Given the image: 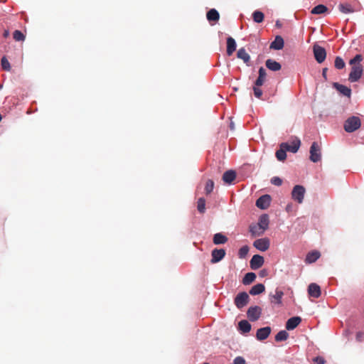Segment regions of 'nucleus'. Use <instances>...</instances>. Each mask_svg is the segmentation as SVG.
Returning a JSON list of instances; mask_svg holds the SVG:
<instances>
[{"instance_id":"1","label":"nucleus","mask_w":364,"mask_h":364,"mask_svg":"<svg viewBox=\"0 0 364 364\" xmlns=\"http://www.w3.org/2000/svg\"><path fill=\"white\" fill-rule=\"evenodd\" d=\"M362 60L363 56L360 54H358L349 61L352 68L348 80L352 82H357L363 75V65L360 64Z\"/></svg>"},{"instance_id":"2","label":"nucleus","mask_w":364,"mask_h":364,"mask_svg":"<svg viewBox=\"0 0 364 364\" xmlns=\"http://www.w3.org/2000/svg\"><path fill=\"white\" fill-rule=\"evenodd\" d=\"M360 126V119L358 117L352 116L345 121L343 128L346 132L351 133L358 129Z\"/></svg>"},{"instance_id":"3","label":"nucleus","mask_w":364,"mask_h":364,"mask_svg":"<svg viewBox=\"0 0 364 364\" xmlns=\"http://www.w3.org/2000/svg\"><path fill=\"white\" fill-rule=\"evenodd\" d=\"M306 193L305 188L301 185H296L291 191V198L299 203H301L304 200Z\"/></svg>"},{"instance_id":"4","label":"nucleus","mask_w":364,"mask_h":364,"mask_svg":"<svg viewBox=\"0 0 364 364\" xmlns=\"http://www.w3.org/2000/svg\"><path fill=\"white\" fill-rule=\"evenodd\" d=\"M309 159L314 163L318 162L321 159V148L316 141L313 142L310 147Z\"/></svg>"},{"instance_id":"5","label":"nucleus","mask_w":364,"mask_h":364,"mask_svg":"<svg viewBox=\"0 0 364 364\" xmlns=\"http://www.w3.org/2000/svg\"><path fill=\"white\" fill-rule=\"evenodd\" d=\"M313 52L314 58L318 63H321L325 60L326 58V51L324 48L317 44H314L313 46Z\"/></svg>"},{"instance_id":"6","label":"nucleus","mask_w":364,"mask_h":364,"mask_svg":"<svg viewBox=\"0 0 364 364\" xmlns=\"http://www.w3.org/2000/svg\"><path fill=\"white\" fill-rule=\"evenodd\" d=\"M261 314L262 309L258 306H250L247 311V318L251 321H257L261 316Z\"/></svg>"},{"instance_id":"7","label":"nucleus","mask_w":364,"mask_h":364,"mask_svg":"<svg viewBox=\"0 0 364 364\" xmlns=\"http://www.w3.org/2000/svg\"><path fill=\"white\" fill-rule=\"evenodd\" d=\"M249 296L248 294L243 291L239 293L236 297L235 298V304L238 309H242L245 306H246L249 301Z\"/></svg>"},{"instance_id":"8","label":"nucleus","mask_w":364,"mask_h":364,"mask_svg":"<svg viewBox=\"0 0 364 364\" xmlns=\"http://www.w3.org/2000/svg\"><path fill=\"white\" fill-rule=\"evenodd\" d=\"M301 145V141L299 139L296 138L291 143H282L281 146L284 148L287 151L296 153L298 151Z\"/></svg>"},{"instance_id":"9","label":"nucleus","mask_w":364,"mask_h":364,"mask_svg":"<svg viewBox=\"0 0 364 364\" xmlns=\"http://www.w3.org/2000/svg\"><path fill=\"white\" fill-rule=\"evenodd\" d=\"M269 240L267 237L257 239L253 242V246L259 251L264 252L269 247Z\"/></svg>"},{"instance_id":"10","label":"nucleus","mask_w":364,"mask_h":364,"mask_svg":"<svg viewBox=\"0 0 364 364\" xmlns=\"http://www.w3.org/2000/svg\"><path fill=\"white\" fill-rule=\"evenodd\" d=\"M271 200L269 195H263L257 200L256 205L262 210H265L270 205Z\"/></svg>"},{"instance_id":"11","label":"nucleus","mask_w":364,"mask_h":364,"mask_svg":"<svg viewBox=\"0 0 364 364\" xmlns=\"http://www.w3.org/2000/svg\"><path fill=\"white\" fill-rule=\"evenodd\" d=\"M264 262V260L262 256L255 255L250 262V268L254 270L257 269L263 265Z\"/></svg>"},{"instance_id":"12","label":"nucleus","mask_w":364,"mask_h":364,"mask_svg":"<svg viewBox=\"0 0 364 364\" xmlns=\"http://www.w3.org/2000/svg\"><path fill=\"white\" fill-rule=\"evenodd\" d=\"M225 254L226 252L224 249H214L211 252V263L219 262L225 257Z\"/></svg>"},{"instance_id":"13","label":"nucleus","mask_w":364,"mask_h":364,"mask_svg":"<svg viewBox=\"0 0 364 364\" xmlns=\"http://www.w3.org/2000/svg\"><path fill=\"white\" fill-rule=\"evenodd\" d=\"M308 294L309 296L317 299L321 294V287L316 283H311L308 287Z\"/></svg>"},{"instance_id":"14","label":"nucleus","mask_w":364,"mask_h":364,"mask_svg":"<svg viewBox=\"0 0 364 364\" xmlns=\"http://www.w3.org/2000/svg\"><path fill=\"white\" fill-rule=\"evenodd\" d=\"M271 328L266 326L264 328H259L256 333V338L259 341H263L267 338L271 333Z\"/></svg>"},{"instance_id":"15","label":"nucleus","mask_w":364,"mask_h":364,"mask_svg":"<svg viewBox=\"0 0 364 364\" xmlns=\"http://www.w3.org/2000/svg\"><path fill=\"white\" fill-rule=\"evenodd\" d=\"M301 321V318L299 316L291 317L286 323V328L288 331H291L296 328Z\"/></svg>"},{"instance_id":"16","label":"nucleus","mask_w":364,"mask_h":364,"mask_svg":"<svg viewBox=\"0 0 364 364\" xmlns=\"http://www.w3.org/2000/svg\"><path fill=\"white\" fill-rule=\"evenodd\" d=\"M236 178V173L235 171L229 170L225 171L223 175V181L224 183L231 184Z\"/></svg>"},{"instance_id":"17","label":"nucleus","mask_w":364,"mask_h":364,"mask_svg":"<svg viewBox=\"0 0 364 364\" xmlns=\"http://www.w3.org/2000/svg\"><path fill=\"white\" fill-rule=\"evenodd\" d=\"M333 87L344 96L350 97L351 95V90L345 85L334 82Z\"/></svg>"},{"instance_id":"18","label":"nucleus","mask_w":364,"mask_h":364,"mask_svg":"<svg viewBox=\"0 0 364 364\" xmlns=\"http://www.w3.org/2000/svg\"><path fill=\"white\" fill-rule=\"evenodd\" d=\"M284 39L280 36H277L273 42L270 44V48L274 50H281L284 48Z\"/></svg>"},{"instance_id":"19","label":"nucleus","mask_w":364,"mask_h":364,"mask_svg":"<svg viewBox=\"0 0 364 364\" xmlns=\"http://www.w3.org/2000/svg\"><path fill=\"white\" fill-rule=\"evenodd\" d=\"M265 65L272 71H279L282 68L281 64L272 59H267L265 62Z\"/></svg>"},{"instance_id":"20","label":"nucleus","mask_w":364,"mask_h":364,"mask_svg":"<svg viewBox=\"0 0 364 364\" xmlns=\"http://www.w3.org/2000/svg\"><path fill=\"white\" fill-rule=\"evenodd\" d=\"M236 50V43L233 38L228 37L227 38V54L228 56L232 55Z\"/></svg>"},{"instance_id":"21","label":"nucleus","mask_w":364,"mask_h":364,"mask_svg":"<svg viewBox=\"0 0 364 364\" xmlns=\"http://www.w3.org/2000/svg\"><path fill=\"white\" fill-rule=\"evenodd\" d=\"M321 256V254L318 251L314 250L309 252L306 255L305 262L307 264H311L315 262Z\"/></svg>"},{"instance_id":"22","label":"nucleus","mask_w":364,"mask_h":364,"mask_svg":"<svg viewBox=\"0 0 364 364\" xmlns=\"http://www.w3.org/2000/svg\"><path fill=\"white\" fill-rule=\"evenodd\" d=\"M267 73L263 67L259 69V76L256 80L255 85L257 86H262L266 80Z\"/></svg>"},{"instance_id":"23","label":"nucleus","mask_w":364,"mask_h":364,"mask_svg":"<svg viewBox=\"0 0 364 364\" xmlns=\"http://www.w3.org/2000/svg\"><path fill=\"white\" fill-rule=\"evenodd\" d=\"M269 222V216L267 214H263L259 217L257 225L264 232L268 228Z\"/></svg>"},{"instance_id":"24","label":"nucleus","mask_w":364,"mask_h":364,"mask_svg":"<svg viewBox=\"0 0 364 364\" xmlns=\"http://www.w3.org/2000/svg\"><path fill=\"white\" fill-rule=\"evenodd\" d=\"M228 240V238L220 232L215 234L213 239V242L215 245L225 244Z\"/></svg>"},{"instance_id":"25","label":"nucleus","mask_w":364,"mask_h":364,"mask_svg":"<svg viewBox=\"0 0 364 364\" xmlns=\"http://www.w3.org/2000/svg\"><path fill=\"white\" fill-rule=\"evenodd\" d=\"M283 295L284 292L282 291L276 289L275 294L270 295L271 302L277 304H281Z\"/></svg>"},{"instance_id":"26","label":"nucleus","mask_w":364,"mask_h":364,"mask_svg":"<svg viewBox=\"0 0 364 364\" xmlns=\"http://www.w3.org/2000/svg\"><path fill=\"white\" fill-rule=\"evenodd\" d=\"M238 58L242 59L245 63L247 64L250 60V55L246 52L244 48H240L237 53Z\"/></svg>"},{"instance_id":"27","label":"nucleus","mask_w":364,"mask_h":364,"mask_svg":"<svg viewBox=\"0 0 364 364\" xmlns=\"http://www.w3.org/2000/svg\"><path fill=\"white\" fill-rule=\"evenodd\" d=\"M250 232L252 237L262 235L264 230L257 224H252L250 225Z\"/></svg>"},{"instance_id":"28","label":"nucleus","mask_w":364,"mask_h":364,"mask_svg":"<svg viewBox=\"0 0 364 364\" xmlns=\"http://www.w3.org/2000/svg\"><path fill=\"white\" fill-rule=\"evenodd\" d=\"M238 328L244 333H249L251 330V325L247 321L242 320L238 323Z\"/></svg>"},{"instance_id":"29","label":"nucleus","mask_w":364,"mask_h":364,"mask_svg":"<svg viewBox=\"0 0 364 364\" xmlns=\"http://www.w3.org/2000/svg\"><path fill=\"white\" fill-rule=\"evenodd\" d=\"M264 290L265 287L264 284H257L251 288V289L250 290V294L251 295L255 296L262 293L263 291H264Z\"/></svg>"},{"instance_id":"30","label":"nucleus","mask_w":364,"mask_h":364,"mask_svg":"<svg viewBox=\"0 0 364 364\" xmlns=\"http://www.w3.org/2000/svg\"><path fill=\"white\" fill-rule=\"evenodd\" d=\"M206 16L209 21H217L220 18V14L215 9H212L208 11Z\"/></svg>"},{"instance_id":"31","label":"nucleus","mask_w":364,"mask_h":364,"mask_svg":"<svg viewBox=\"0 0 364 364\" xmlns=\"http://www.w3.org/2000/svg\"><path fill=\"white\" fill-rule=\"evenodd\" d=\"M256 279V274L254 272L247 273L242 279V283L245 285H248L253 282Z\"/></svg>"},{"instance_id":"32","label":"nucleus","mask_w":364,"mask_h":364,"mask_svg":"<svg viewBox=\"0 0 364 364\" xmlns=\"http://www.w3.org/2000/svg\"><path fill=\"white\" fill-rule=\"evenodd\" d=\"M338 9L343 14H350L354 12V9L352 6L348 4H340L338 5Z\"/></svg>"},{"instance_id":"33","label":"nucleus","mask_w":364,"mask_h":364,"mask_svg":"<svg viewBox=\"0 0 364 364\" xmlns=\"http://www.w3.org/2000/svg\"><path fill=\"white\" fill-rule=\"evenodd\" d=\"M252 18L255 23H262L264 21V15L260 11H255L252 14Z\"/></svg>"},{"instance_id":"34","label":"nucleus","mask_w":364,"mask_h":364,"mask_svg":"<svg viewBox=\"0 0 364 364\" xmlns=\"http://www.w3.org/2000/svg\"><path fill=\"white\" fill-rule=\"evenodd\" d=\"M328 11V8L323 5L319 4L316 6L313 9L311 10V14H322L326 13Z\"/></svg>"},{"instance_id":"35","label":"nucleus","mask_w":364,"mask_h":364,"mask_svg":"<svg viewBox=\"0 0 364 364\" xmlns=\"http://www.w3.org/2000/svg\"><path fill=\"white\" fill-rule=\"evenodd\" d=\"M287 151L284 148L280 146V149L277 150L276 152L277 159L281 161H284L287 158Z\"/></svg>"},{"instance_id":"36","label":"nucleus","mask_w":364,"mask_h":364,"mask_svg":"<svg viewBox=\"0 0 364 364\" xmlns=\"http://www.w3.org/2000/svg\"><path fill=\"white\" fill-rule=\"evenodd\" d=\"M289 337V333L284 331H280L275 336V341H286Z\"/></svg>"},{"instance_id":"37","label":"nucleus","mask_w":364,"mask_h":364,"mask_svg":"<svg viewBox=\"0 0 364 364\" xmlns=\"http://www.w3.org/2000/svg\"><path fill=\"white\" fill-rule=\"evenodd\" d=\"M197 208L200 213H204L205 211V200L203 198H200L197 202Z\"/></svg>"},{"instance_id":"38","label":"nucleus","mask_w":364,"mask_h":364,"mask_svg":"<svg viewBox=\"0 0 364 364\" xmlns=\"http://www.w3.org/2000/svg\"><path fill=\"white\" fill-rule=\"evenodd\" d=\"M214 188V182L211 179H208L206 181L205 186V194L208 195L213 191Z\"/></svg>"},{"instance_id":"39","label":"nucleus","mask_w":364,"mask_h":364,"mask_svg":"<svg viewBox=\"0 0 364 364\" xmlns=\"http://www.w3.org/2000/svg\"><path fill=\"white\" fill-rule=\"evenodd\" d=\"M346 65V63L342 58L337 56L334 61V66L337 69H343Z\"/></svg>"},{"instance_id":"40","label":"nucleus","mask_w":364,"mask_h":364,"mask_svg":"<svg viewBox=\"0 0 364 364\" xmlns=\"http://www.w3.org/2000/svg\"><path fill=\"white\" fill-rule=\"evenodd\" d=\"M14 39L16 41H23L25 40V35L18 30H16L13 33Z\"/></svg>"},{"instance_id":"41","label":"nucleus","mask_w":364,"mask_h":364,"mask_svg":"<svg viewBox=\"0 0 364 364\" xmlns=\"http://www.w3.org/2000/svg\"><path fill=\"white\" fill-rule=\"evenodd\" d=\"M1 67L4 70L9 71L11 70V65L6 57H3L1 60Z\"/></svg>"},{"instance_id":"42","label":"nucleus","mask_w":364,"mask_h":364,"mask_svg":"<svg viewBox=\"0 0 364 364\" xmlns=\"http://www.w3.org/2000/svg\"><path fill=\"white\" fill-rule=\"evenodd\" d=\"M248 252H249L248 246L245 245V246L242 247L239 250V252H238L239 257L240 258L245 257L247 256V255L248 254Z\"/></svg>"},{"instance_id":"43","label":"nucleus","mask_w":364,"mask_h":364,"mask_svg":"<svg viewBox=\"0 0 364 364\" xmlns=\"http://www.w3.org/2000/svg\"><path fill=\"white\" fill-rule=\"evenodd\" d=\"M260 86L254 85L253 91L254 95L257 98L260 99L262 95V90L259 88Z\"/></svg>"},{"instance_id":"44","label":"nucleus","mask_w":364,"mask_h":364,"mask_svg":"<svg viewBox=\"0 0 364 364\" xmlns=\"http://www.w3.org/2000/svg\"><path fill=\"white\" fill-rule=\"evenodd\" d=\"M271 183L273 185L279 186L282 183V180L280 178L277 177V176H274V177L272 178Z\"/></svg>"},{"instance_id":"45","label":"nucleus","mask_w":364,"mask_h":364,"mask_svg":"<svg viewBox=\"0 0 364 364\" xmlns=\"http://www.w3.org/2000/svg\"><path fill=\"white\" fill-rule=\"evenodd\" d=\"M313 360L316 364H325V363H326L324 358H323L321 356H317V357L314 358Z\"/></svg>"},{"instance_id":"46","label":"nucleus","mask_w":364,"mask_h":364,"mask_svg":"<svg viewBox=\"0 0 364 364\" xmlns=\"http://www.w3.org/2000/svg\"><path fill=\"white\" fill-rule=\"evenodd\" d=\"M234 364H245V360L242 357L238 356L234 359Z\"/></svg>"},{"instance_id":"47","label":"nucleus","mask_w":364,"mask_h":364,"mask_svg":"<svg viewBox=\"0 0 364 364\" xmlns=\"http://www.w3.org/2000/svg\"><path fill=\"white\" fill-rule=\"evenodd\" d=\"M364 337V333L363 331H358L356 333L355 338L358 341H362Z\"/></svg>"},{"instance_id":"48","label":"nucleus","mask_w":364,"mask_h":364,"mask_svg":"<svg viewBox=\"0 0 364 364\" xmlns=\"http://www.w3.org/2000/svg\"><path fill=\"white\" fill-rule=\"evenodd\" d=\"M268 274V272L267 269H262L259 273V275L261 277H266L267 276Z\"/></svg>"},{"instance_id":"49","label":"nucleus","mask_w":364,"mask_h":364,"mask_svg":"<svg viewBox=\"0 0 364 364\" xmlns=\"http://www.w3.org/2000/svg\"><path fill=\"white\" fill-rule=\"evenodd\" d=\"M327 70H328V69L326 68H323L322 70V75L325 80L327 79V75H326Z\"/></svg>"},{"instance_id":"50","label":"nucleus","mask_w":364,"mask_h":364,"mask_svg":"<svg viewBox=\"0 0 364 364\" xmlns=\"http://www.w3.org/2000/svg\"><path fill=\"white\" fill-rule=\"evenodd\" d=\"M4 37V38H7L9 36V31L6 30L3 34Z\"/></svg>"},{"instance_id":"51","label":"nucleus","mask_w":364,"mask_h":364,"mask_svg":"<svg viewBox=\"0 0 364 364\" xmlns=\"http://www.w3.org/2000/svg\"><path fill=\"white\" fill-rule=\"evenodd\" d=\"M276 26H280V25H279V22H278V21L276 23Z\"/></svg>"}]
</instances>
